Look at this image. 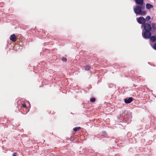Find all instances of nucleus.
<instances>
[{"label": "nucleus", "instance_id": "obj_1", "mask_svg": "<svg viewBox=\"0 0 156 156\" xmlns=\"http://www.w3.org/2000/svg\"><path fill=\"white\" fill-rule=\"evenodd\" d=\"M145 8V7L144 5H137L134 9V11L136 14L144 16L147 13L146 11L144 10Z\"/></svg>", "mask_w": 156, "mask_h": 156}, {"label": "nucleus", "instance_id": "obj_2", "mask_svg": "<svg viewBox=\"0 0 156 156\" xmlns=\"http://www.w3.org/2000/svg\"><path fill=\"white\" fill-rule=\"evenodd\" d=\"M151 31H145L142 33V36L145 39H148L151 37Z\"/></svg>", "mask_w": 156, "mask_h": 156}, {"label": "nucleus", "instance_id": "obj_3", "mask_svg": "<svg viewBox=\"0 0 156 156\" xmlns=\"http://www.w3.org/2000/svg\"><path fill=\"white\" fill-rule=\"evenodd\" d=\"M144 27L145 31H151V25L147 23H146L144 24Z\"/></svg>", "mask_w": 156, "mask_h": 156}, {"label": "nucleus", "instance_id": "obj_4", "mask_svg": "<svg viewBox=\"0 0 156 156\" xmlns=\"http://www.w3.org/2000/svg\"><path fill=\"white\" fill-rule=\"evenodd\" d=\"M137 21L139 23L141 24H144L146 22V20L143 17H140L139 18Z\"/></svg>", "mask_w": 156, "mask_h": 156}, {"label": "nucleus", "instance_id": "obj_5", "mask_svg": "<svg viewBox=\"0 0 156 156\" xmlns=\"http://www.w3.org/2000/svg\"><path fill=\"white\" fill-rule=\"evenodd\" d=\"M133 99L132 97L126 98L124 99V102L126 104L130 103L133 101Z\"/></svg>", "mask_w": 156, "mask_h": 156}, {"label": "nucleus", "instance_id": "obj_6", "mask_svg": "<svg viewBox=\"0 0 156 156\" xmlns=\"http://www.w3.org/2000/svg\"><path fill=\"white\" fill-rule=\"evenodd\" d=\"M10 39L11 41L13 42H15L17 40L14 34H13L10 36Z\"/></svg>", "mask_w": 156, "mask_h": 156}, {"label": "nucleus", "instance_id": "obj_7", "mask_svg": "<svg viewBox=\"0 0 156 156\" xmlns=\"http://www.w3.org/2000/svg\"><path fill=\"white\" fill-rule=\"evenodd\" d=\"M135 2L136 4L139 5H144L143 0H135Z\"/></svg>", "mask_w": 156, "mask_h": 156}, {"label": "nucleus", "instance_id": "obj_8", "mask_svg": "<svg viewBox=\"0 0 156 156\" xmlns=\"http://www.w3.org/2000/svg\"><path fill=\"white\" fill-rule=\"evenodd\" d=\"M146 8L147 9H150L153 8V6L152 5L147 3L146 4Z\"/></svg>", "mask_w": 156, "mask_h": 156}, {"label": "nucleus", "instance_id": "obj_9", "mask_svg": "<svg viewBox=\"0 0 156 156\" xmlns=\"http://www.w3.org/2000/svg\"><path fill=\"white\" fill-rule=\"evenodd\" d=\"M150 39L151 41L153 42H155L156 41V36H151Z\"/></svg>", "mask_w": 156, "mask_h": 156}, {"label": "nucleus", "instance_id": "obj_10", "mask_svg": "<svg viewBox=\"0 0 156 156\" xmlns=\"http://www.w3.org/2000/svg\"><path fill=\"white\" fill-rule=\"evenodd\" d=\"M90 68V66H87L85 67V70L86 71H89Z\"/></svg>", "mask_w": 156, "mask_h": 156}, {"label": "nucleus", "instance_id": "obj_11", "mask_svg": "<svg viewBox=\"0 0 156 156\" xmlns=\"http://www.w3.org/2000/svg\"><path fill=\"white\" fill-rule=\"evenodd\" d=\"M80 129H81V128L80 127H76L74 128L73 129V130L74 131H77V130H79Z\"/></svg>", "mask_w": 156, "mask_h": 156}, {"label": "nucleus", "instance_id": "obj_12", "mask_svg": "<svg viewBox=\"0 0 156 156\" xmlns=\"http://www.w3.org/2000/svg\"><path fill=\"white\" fill-rule=\"evenodd\" d=\"M95 101V98H92L90 99V101L91 102H94Z\"/></svg>", "mask_w": 156, "mask_h": 156}, {"label": "nucleus", "instance_id": "obj_13", "mask_svg": "<svg viewBox=\"0 0 156 156\" xmlns=\"http://www.w3.org/2000/svg\"><path fill=\"white\" fill-rule=\"evenodd\" d=\"M61 59L62 61L66 62L67 61V59L66 58L62 57V58Z\"/></svg>", "mask_w": 156, "mask_h": 156}, {"label": "nucleus", "instance_id": "obj_14", "mask_svg": "<svg viewBox=\"0 0 156 156\" xmlns=\"http://www.w3.org/2000/svg\"><path fill=\"white\" fill-rule=\"evenodd\" d=\"M150 19V17L149 16H147L146 18V20L147 21L149 20Z\"/></svg>", "mask_w": 156, "mask_h": 156}, {"label": "nucleus", "instance_id": "obj_15", "mask_svg": "<svg viewBox=\"0 0 156 156\" xmlns=\"http://www.w3.org/2000/svg\"><path fill=\"white\" fill-rule=\"evenodd\" d=\"M153 48L154 49L156 50V43L154 44Z\"/></svg>", "mask_w": 156, "mask_h": 156}, {"label": "nucleus", "instance_id": "obj_16", "mask_svg": "<svg viewBox=\"0 0 156 156\" xmlns=\"http://www.w3.org/2000/svg\"><path fill=\"white\" fill-rule=\"evenodd\" d=\"M22 106L25 108H27V107L26 106V105L25 103L23 104H22Z\"/></svg>", "mask_w": 156, "mask_h": 156}, {"label": "nucleus", "instance_id": "obj_17", "mask_svg": "<svg viewBox=\"0 0 156 156\" xmlns=\"http://www.w3.org/2000/svg\"><path fill=\"white\" fill-rule=\"evenodd\" d=\"M17 154V153L15 152V153H13L12 156H16Z\"/></svg>", "mask_w": 156, "mask_h": 156}, {"label": "nucleus", "instance_id": "obj_18", "mask_svg": "<svg viewBox=\"0 0 156 156\" xmlns=\"http://www.w3.org/2000/svg\"><path fill=\"white\" fill-rule=\"evenodd\" d=\"M131 72L132 73H134V71L133 70H132L131 71Z\"/></svg>", "mask_w": 156, "mask_h": 156}, {"label": "nucleus", "instance_id": "obj_19", "mask_svg": "<svg viewBox=\"0 0 156 156\" xmlns=\"http://www.w3.org/2000/svg\"><path fill=\"white\" fill-rule=\"evenodd\" d=\"M153 25H155V24H153V25H152V26H153Z\"/></svg>", "mask_w": 156, "mask_h": 156}]
</instances>
